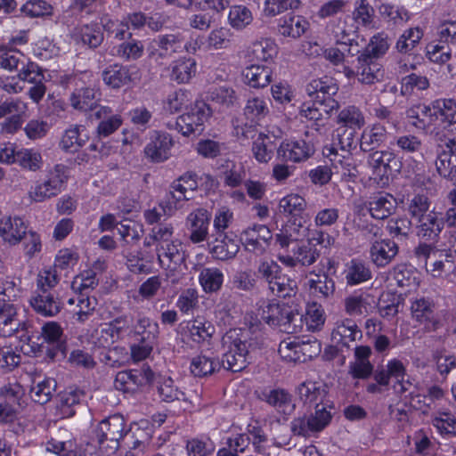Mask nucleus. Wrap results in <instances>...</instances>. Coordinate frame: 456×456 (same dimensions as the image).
Returning a JSON list of instances; mask_svg holds the SVG:
<instances>
[{
	"mask_svg": "<svg viewBox=\"0 0 456 456\" xmlns=\"http://www.w3.org/2000/svg\"><path fill=\"white\" fill-rule=\"evenodd\" d=\"M305 200L298 194L287 195L279 202L280 213L285 216H290L291 219L307 216L305 213Z\"/></svg>",
	"mask_w": 456,
	"mask_h": 456,
	"instance_id": "de8ad7c7",
	"label": "nucleus"
},
{
	"mask_svg": "<svg viewBox=\"0 0 456 456\" xmlns=\"http://www.w3.org/2000/svg\"><path fill=\"white\" fill-rule=\"evenodd\" d=\"M261 319L271 326L282 327L285 331L291 332L290 326L296 314L285 305L269 303L261 310Z\"/></svg>",
	"mask_w": 456,
	"mask_h": 456,
	"instance_id": "2eb2a0df",
	"label": "nucleus"
},
{
	"mask_svg": "<svg viewBox=\"0 0 456 456\" xmlns=\"http://www.w3.org/2000/svg\"><path fill=\"white\" fill-rule=\"evenodd\" d=\"M330 160L336 169L335 174L340 173L342 179L350 181L357 177L358 170L350 156L341 154L340 157L330 158Z\"/></svg>",
	"mask_w": 456,
	"mask_h": 456,
	"instance_id": "052dcab7",
	"label": "nucleus"
},
{
	"mask_svg": "<svg viewBox=\"0 0 456 456\" xmlns=\"http://www.w3.org/2000/svg\"><path fill=\"white\" fill-rule=\"evenodd\" d=\"M362 330L357 324L350 319H346L337 326L331 332V340L340 347H350V343L354 342L362 338Z\"/></svg>",
	"mask_w": 456,
	"mask_h": 456,
	"instance_id": "393cba45",
	"label": "nucleus"
},
{
	"mask_svg": "<svg viewBox=\"0 0 456 456\" xmlns=\"http://www.w3.org/2000/svg\"><path fill=\"white\" fill-rule=\"evenodd\" d=\"M371 278L370 268L362 261L353 259L346 270V281L348 285H357Z\"/></svg>",
	"mask_w": 456,
	"mask_h": 456,
	"instance_id": "8fccbe9b",
	"label": "nucleus"
},
{
	"mask_svg": "<svg viewBox=\"0 0 456 456\" xmlns=\"http://www.w3.org/2000/svg\"><path fill=\"white\" fill-rule=\"evenodd\" d=\"M354 136L355 132L353 130L347 128L338 129L332 143L323 148V154L327 158L340 157L341 154L351 156V150L357 145Z\"/></svg>",
	"mask_w": 456,
	"mask_h": 456,
	"instance_id": "a211bd4d",
	"label": "nucleus"
},
{
	"mask_svg": "<svg viewBox=\"0 0 456 456\" xmlns=\"http://www.w3.org/2000/svg\"><path fill=\"white\" fill-rule=\"evenodd\" d=\"M170 189V198L167 203L169 212L173 208H179L182 201L192 199V194L198 189L197 175L191 172L185 173L172 183Z\"/></svg>",
	"mask_w": 456,
	"mask_h": 456,
	"instance_id": "6e6552de",
	"label": "nucleus"
},
{
	"mask_svg": "<svg viewBox=\"0 0 456 456\" xmlns=\"http://www.w3.org/2000/svg\"><path fill=\"white\" fill-rule=\"evenodd\" d=\"M126 436V422L120 414L105 418L94 429V440L103 456H115L120 447V440Z\"/></svg>",
	"mask_w": 456,
	"mask_h": 456,
	"instance_id": "f03ea898",
	"label": "nucleus"
},
{
	"mask_svg": "<svg viewBox=\"0 0 456 456\" xmlns=\"http://www.w3.org/2000/svg\"><path fill=\"white\" fill-rule=\"evenodd\" d=\"M84 126L73 125L65 130L60 145L67 152H75L82 148L88 141Z\"/></svg>",
	"mask_w": 456,
	"mask_h": 456,
	"instance_id": "c9c22d12",
	"label": "nucleus"
},
{
	"mask_svg": "<svg viewBox=\"0 0 456 456\" xmlns=\"http://www.w3.org/2000/svg\"><path fill=\"white\" fill-rule=\"evenodd\" d=\"M115 55L126 61H137L144 53V44L142 41L133 37L132 34L116 47Z\"/></svg>",
	"mask_w": 456,
	"mask_h": 456,
	"instance_id": "79ce46f5",
	"label": "nucleus"
},
{
	"mask_svg": "<svg viewBox=\"0 0 456 456\" xmlns=\"http://www.w3.org/2000/svg\"><path fill=\"white\" fill-rule=\"evenodd\" d=\"M375 304L373 297L367 293L354 295L345 299L346 312L350 315H362L367 314Z\"/></svg>",
	"mask_w": 456,
	"mask_h": 456,
	"instance_id": "09e8293b",
	"label": "nucleus"
},
{
	"mask_svg": "<svg viewBox=\"0 0 456 456\" xmlns=\"http://www.w3.org/2000/svg\"><path fill=\"white\" fill-rule=\"evenodd\" d=\"M358 80L366 85L374 84L383 77L381 64L378 60L360 54L357 58Z\"/></svg>",
	"mask_w": 456,
	"mask_h": 456,
	"instance_id": "a878e982",
	"label": "nucleus"
},
{
	"mask_svg": "<svg viewBox=\"0 0 456 456\" xmlns=\"http://www.w3.org/2000/svg\"><path fill=\"white\" fill-rule=\"evenodd\" d=\"M308 25L304 17L289 13L280 19L279 31L284 37L297 38L305 32Z\"/></svg>",
	"mask_w": 456,
	"mask_h": 456,
	"instance_id": "ea45409f",
	"label": "nucleus"
},
{
	"mask_svg": "<svg viewBox=\"0 0 456 456\" xmlns=\"http://www.w3.org/2000/svg\"><path fill=\"white\" fill-rule=\"evenodd\" d=\"M189 332V338L196 344L207 343L210 345L211 339L216 333L215 325L202 316H197L186 323Z\"/></svg>",
	"mask_w": 456,
	"mask_h": 456,
	"instance_id": "b1692460",
	"label": "nucleus"
},
{
	"mask_svg": "<svg viewBox=\"0 0 456 456\" xmlns=\"http://www.w3.org/2000/svg\"><path fill=\"white\" fill-rule=\"evenodd\" d=\"M196 61L192 58H180L172 64L170 77L178 84L188 83L196 74Z\"/></svg>",
	"mask_w": 456,
	"mask_h": 456,
	"instance_id": "a18cd8bd",
	"label": "nucleus"
},
{
	"mask_svg": "<svg viewBox=\"0 0 456 456\" xmlns=\"http://www.w3.org/2000/svg\"><path fill=\"white\" fill-rule=\"evenodd\" d=\"M15 163L19 164L21 167L30 171H37L42 167L43 159L40 152L32 149L20 150L16 152L14 158Z\"/></svg>",
	"mask_w": 456,
	"mask_h": 456,
	"instance_id": "0e129e2a",
	"label": "nucleus"
},
{
	"mask_svg": "<svg viewBox=\"0 0 456 456\" xmlns=\"http://www.w3.org/2000/svg\"><path fill=\"white\" fill-rule=\"evenodd\" d=\"M435 120L442 125L456 118V102L453 99H436L432 102Z\"/></svg>",
	"mask_w": 456,
	"mask_h": 456,
	"instance_id": "5fc2aeb1",
	"label": "nucleus"
},
{
	"mask_svg": "<svg viewBox=\"0 0 456 456\" xmlns=\"http://www.w3.org/2000/svg\"><path fill=\"white\" fill-rule=\"evenodd\" d=\"M442 231V222L437 213L434 211L418 220L417 236L427 242L436 243Z\"/></svg>",
	"mask_w": 456,
	"mask_h": 456,
	"instance_id": "cd10ccee",
	"label": "nucleus"
},
{
	"mask_svg": "<svg viewBox=\"0 0 456 456\" xmlns=\"http://www.w3.org/2000/svg\"><path fill=\"white\" fill-rule=\"evenodd\" d=\"M310 291L318 297L327 298L335 291V282L326 273L311 272L308 277Z\"/></svg>",
	"mask_w": 456,
	"mask_h": 456,
	"instance_id": "58836bf2",
	"label": "nucleus"
},
{
	"mask_svg": "<svg viewBox=\"0 0 456 456\" xmlns=\"http://www.w3.org/2000/svg\"><path fill=\"white\" fill-rule=\"evenodd\" d=\"M245 83L254 88L267 86L272 79V70L267 66L252 64L242 72Z\"/></svg>",
	"mask_w": 456,
	"mask_h": 456,
	"instance_id": "a19ab883",
	"label": "nucleus"
},
{
	"mask_svg": "<svg viewBox=\"0 0 456 456\" xmlns=\"http://www.w3.org/2000/svg\"><path fill=\"white\" fill-rule=\"evenodd\" d=\"M398 245L391 240H380L372 243L370 248L371 262L378 267L389 265L398 254Z\"/></svg>",
	"mask_w": 456,
	"mask_h": 456,
	"instance_id": "412c9836",
	"label": "nucleus"
},
{
	"mask_svg": "<svg viewBox=\"0 0 456 456\" xmlns=\"http://www.w3.org/2000/svg\"><path fill=\"white\" fill-rule=\"evenodd\" d=\"M297 393L304 404L315 405V407L324 404L323 402L328 395L326 385L315 381L301 383L297 388Z\"/></svg>",
	"mask_w": 456,
	"mask_h": 456,
	"instance_id": "5701e85b",
	"label": "nucleus"
},
{
	"mask_svg": "<svg viewBox=\"0 0 456 456\" xmlns=\"http://www.w3.org/2000/svg\"><path fill=\"white\" fill-rule=\"evenodd\" d=\"M150 57L156 61L169 59L184 48V37L182 33L159 35L152 41Z\"/></svg>",
	"mask_w": 456,
	"mask_h": 456,
	"instance_id": "9b49d317",
	"label": "nucleus"
},
{
	"mask_svg": "<svg viewBox=\"0 0 456 456\" xmlns=\"http://www.w3.org/2000/svg\"><path fill=\"white\" fill-rule=\"evenodd\" d=\"M78 42L89 49L98 48L104 41V34L99 23H87L76 28Z\"/></svg>",
	"mask_w": 456,
	"mask_h": 456,
	"instance_id": "72a5a7b5",
	"label": "nucleus"
},
{
	"mask_svg": "<svg viewBox=\"0 0 456 456\" xmlns=\"http://www.w3.org/2000/svg\"><path fill=\"white\" fill-rule=\"evenodd\" d=\"M33 310L45 317L57 315L63 307V303L59 297L49 291L38 292L29 300Z\"/></svg>",
	"mask_w": 456,
	"mask_h": 456,
	"instance_id": "6ab92c4d",
	"label": "nucleus"
},
{
	"mask_svg": "<svg viewBox=\"0 0 456 456\" xmlns=\"http://www.w3.org/2000/svg\"><path fill=\"white\" fill-rule=\"evenodd\" d=\"M212 115L208 104L203 102H197L191 111L179 116L175 121L168 122L167 126L178 130L183 135H199L204 131V124Z\"/></svg>",
	"mask_w": 456,
	"mask_h": 456,
	"instance_id": "7ed1b4c3",
	"label": "nucleus"
},
{
	"mask_svg": "<svg viewBox=\"0 0 456 456\" xmlns=\"http://www.w3.org/2000/svg\"><path fill=\"white\" fill-rule=\"evenodd\" d=\"M199 280L205 292H216L222 287L224 274L218 268H204L200 273Z\"/></svg>",
	"mask_w": 456,
	"mask_h": 456,
	"instance_id": "864d4df0",
	"label": "nucleus"
},
{
	"mask_svg": "<svg viewBox=\"0 0 456 456\" xmlns=\"http://www.w3.org/2000/svg\"><path fill=\"white\" fill-rule=\"evenodd\" d=\"M101 93L93 87L76 89L70 96L71 106L81 111L94 110L100 101Z\"/></svg>",
	"mask_w": 456,
	"mask_h": 456,
	"instance_id": "2f4dec72",
	"label": "nucleus"
},
{
	"mask_svg": "<svg viewBox=\"0 0 456 456\" xmlns=\"http://www.w3.org/2000/svg\"><path fill=\"white\" fill-rule=\"evenodd\" d=\"M232 288L243 292H252L257 289V276L250 269L236 272L232 279Z\"/></svg>",
	"mask_w": 456,
	"mask_h": 456,
	"instance_id": "4d7b16f0",
	"label": "nucleus"
},
{
	"mask_svg": "<svg viewBox=\"0 0 456 456\" xmlns=\"http://www.w3.org/2000/svg\"><path fill=\"white\" fill-rule=\"evenodd\" d=\"M389 48L388 37L383 33L373 36L361 54L379 60Z\"/></svg>",
	"mask_w": 456,
	"mask_h": 456,
	"instance_id": "774afa93",
	"label": "nucleus"
},
{
	"mask_svg": "<svg viewBox=\"0 0 456 456\" xmlns=\"http://www.w3.org/2000/svg\"><path fill=\"white\" fill-rule=\"evenodd\" d=\"M338 123L354 131L362 128L365 125V118L359 108L352 105L344 108L339 112Z\"/></svg>",
	"mask_w": 456,
	"mask_h": 456,
	"instance_id": "3c124183",
	"label": "nucleus"
},
{
	"mask_svg": "<svg viewBox=\"0 0 456 456\" xmlns=\"http://www.w3.org/2000/svg\"><path fill=\"white\" fill-rule=\"evenodd\" d=\"M387 132L384 126L376 123L366 127L361 135L360 148L362 151L368 152L379 148L387 141Z\"/></svg>",
	"mask_w": 456,
	"mask_h": 456,
	"instance_id": "473e14b6",
	"label": "nucleus"
},
{
	"mask_svg": "<svg viewBox=\"0 0 456 456\" xmlns=\"http://www.w3.org/2000/svg\"><path fill=\"white\" fill-rule=\"evenodd\" d=\"M28 60L20 51L0 49V67L5 69H16L20 72Z\"/></svg>",
	"mask_w": 456,
	"mask_h": 456,
	"instance_id": "680f3d73",
	"label": "nucleus"
},
{
	"mask_svg": "<svg viewBox=\"0 0 456 456\" xmlns=\"http://www.w3.org/2000/svg\"><path fill=\"white\" fill-rule=\"evenodd\" d=\"M221 364L218 361L205 355H198L192 358L191 371L195 377H205L211 375L219 370Z\"/></svg>",
	"mask_w": 456,
	"mask_h": 456,
	"instance_id": "13d9d810",
	"label": "nucleus"
},
{
	"mask_svg": "<svg viewBox=\"0 0 456 456\" xmlns=\"http://www.w3.org/2000/svg\"><path fill=\"white\" fill-rule=\"evenodd\" d=\"M272 240V232L264 224H255L244 230L240 234V241L245 249L258 256L266 252Z\"/></svg>",
	"mask_w": 456,
	"mask_h": 456,
	"instance_id": "1a4fd4ad",
	"label": "nucleus"
},
{
	"mask_svg": "<svg viewBox=\"0 0 456 456\" xmlns=\"http://www.w3.org/2000/svg\"><path fill=\"white\" fill-rule=\"evenodd\" d=\"M210 220L211 214L205 208H198L188 215L186 221L192 243H200L207 240Z\"/></svg>",
	"mask_w": 456,
	"mask_h": 456,
	"instance_id": "f3484780",
	"label": "nucleus"
},
{
	"mask_svg": "<svg viewBox=\"0 0 456 456\" xmlns=\"http://www.w3.org/2000/svg\"><path fill=\"white\" fill-rule=\"evenodd\" d=\"M327 404L315 407L314 413L295 418L290 422L294 436L309 437L312 434L322 431L331 421L332 415Z\"/></svg>",
	"mask_w": 456,
	"mask_h": 456,
	"instance_id": "39448f33",
	"label": "nucleus"
},
{
	"mask_svg": "<svg viewBox=\"0 0 456 456\" xmlns=\"http://www.w3.org/2000/svg\"><path fill=\"white\" fill-rule=\"evenodd\" d=\"M338 91V86L336 80L329 76L313 79L306 86L307 94L314 100L326 97L327 95L334 96Z\"/></svg>",
	"mask_w": 456,
	"mask_h": 456,
	"instance_id": "37998d69",
	"label": "nucleus"
},
{
	"mask_svg": "<svg viewBox=\"0 0 456 456\" xmlns=\"http://www.w3.org/2000/svg\"><path fill=\"white\" fill-rule=\"evenodd\" d=\"M314 153V145L304 140L282 142L277 149V158L282 161H305Z\"/></svg>",
	"mask_w": 456,
	"mask_h": 456,
	"instance_id": "dca6fc26",
	"label": "nucleus"
},
{
	"mask_svg": "<svg viewBox=\"0 0 456 456\" xmlns=\"http://www.w3.org/2000/svg\"><path fill=\"white\" fill-rule=\"evenodd\" d=\"M172 145L173 141L168 134L157 132L146 145L144 153L153 162H163L168 158Z\"/></svg>",
	"mask_w": 456,
	"mask_h": 456,
	"instance_id": "bb28decb",
	"label": "nucleus"
},
{
	"mask_svg": "<svg viewBox=\"0 0 456 456\" xmlns=\"http://www.w3.org/2000/svg\"><path fill=\"white\" fill-rule=\"evenodd\" d=\"M269 99L253 97L247 101L243 115L251 123L258 124L269 114Z\"/></svg>",
	"mask_w": 456,
	"mask_h": 456,
	"instance_id": "49530a36",
	"label": "nucleus"
},
{
	"mask_svg": "<svg viewBox=\"0 0 456 456\" xmlns=\"http://www.w3.org/2000/svg\"><path fill=\"white\" fill-rule=\"evenodd\" d=\"M142 378H140L135 370H123L116 375L114 387L118 390L130 392L142 387Z\"/></svg>",
	"mask_w": 456,
	"mask_h": 456,
	"instance_id": "e2e57ef3",
	"label": "nucleus"
},
{
	"mask_svg": "<svg viewBox=\"0 0 456 456\" xmlns=\"http://www.w3.org/2000/svg\"><path fill=\"white\" fill-rule=\"evenodd\" d=\"M275 145L271 138L264 134H259L253 142L252 152L256 159L261 163H267L273 155Z\"/></svg>",
	"mask_w": 456,
	"mask_h": 456,
	"instance_id": "603ef678",
	"label": "nucleus"
},
{
	"mask_svg": "<svg viewBox=\"0 0 456 456\" xmlns=\"http://www.w3.org/2000/svg\"><path fill=\"white\" fill-rule=\"evenodd\" d=\"M0 337L17 335L20 341L29 343L27 324L18 318L17 309L10 303L16 297L15 283L3 281L0 283Z\"/></svg>",
	"mask_w": 456,
	"mask_h": 456,
	"instance_id": "f257e3e1",
	"label": "nucleus"
},
{
	"mask_svg": "<svg viewBox=\"0 0 456 456\" xmlns=\"http://www.w3.org/2000/svg\"><path fill=\"white\" fill-rule=\"evenodd\" d=\"M368 163L372 168L373 175L379 176L380 181L386 179L394 172H399L400 162L391 151H376L370 154Z\"/></svg>",
	"mask_w": 456,
	"mask_h": 456,
	"instance_id": "4468645a",
	"label": "nucleus"
},
{
	"mask_svg": "<svg viewBox=\"0 0 456 456\" xmlns=\"http://www.w3.org/2000/svg\"><path fill=\"white\" fill-rule=\"evenodd\" d=\"M406 377V368L398 359L389 360L385 366H379L373 375V379L381 386L388 387L390 379L395 381Z\"/></svg>",
	"mask_w": 456,
	"mask_h": 456,
	"instance_id": "c756f323",
	"label": "nucleus"
},
{
	"mask_svg": "<svg viewBox=\"0 0 456 456\" xmlns=\"http://www.w3.org/2000/svg\"><path fill=\"white\" fill-rule=\"evenodd\" d=\"M135 340L155 342L159 333V324L149 317L139 316L136 323L132 327V332Z\"/></svg>",
	"mask_w": 456,
	"mask_h": 456,
	"instance_id": "c03bdc74",
	"label": "nucleus"
},
{
	"mask_svg": "<svg viewBox=\"0 0 456 456\" xmlns=\"http://www.w3.org/2000/svg\"><path fill=\"white\" fill-rule=\"evenodd\" d=\"M435 160L438 175L449 181H456V144L454 140H444L437 143Z\"/></svg>",
	"mask_w": 456,
	"mask_h": 456,
	"instance_id": "0eeeda50",
	"label": "nucleus"
},
{
	"mask_svg": "<svg viewBox=\"0 0 456 456\" xmlns=\"http://www.w3.org/2000/svg\"><path fill=\"white\" fill-rule=\"evenodd\" d=\"M322 350L317 339L300 341H282L279 346V353L282 357L298 362H305L317 356Z\"/></svg>",
	"mask_w": 456,
	"mask_h": 456,
	"instance_id": "423d86ee",
	"label": "nucleus"
},
{
	"mask_svg": "<svg viewBox=\"0 0 456 456\" xmlns=\"http://www.w3.org/2000/svg\"><path fill=\"white\" fill-rule=\"evenodd\" d=\"M56 382L53 379H45L41 381H37L30 389V396L34 402L39 404H45L48 403L53 393L55 391Z\"/></svg>",
	"mask_w": 456,
	"mask_h": 456,
	"instance_id": "6e6d98bb",
	"label": "nucleus"
},
{
	"mask_svg": "<svg viewBox=\"0 0 456 456\" xmlns=\"http://www.w3.org/2000/svg\"><path fill=\"white\" fill-rule=\"evenodd\" d=\"M42 336L49 344L55 345L53 349H48V355L53 359L60 353L65 354V346L63 345V331L61 326L54 322L45 323L42 328Z\"/></svg>",
	"mask_w": 456,
	"mask_h": 456,
	"instance_id": "4c0bfd02",
	"label": "nucleus"
},
{
	"mask_svg": "<svg viewBox=\"0 0 456 456\" xmlns=\"http://www.w3.org/2000/svg\"><path fill=\"white\" fill-rule=\"evenodd\" d=\"M292 255L278 254L277 259L286 267L295 268L298 265L307 267L314 265L321 256L320 250L311 243L303 242L292 250Z\"/></svg>",
	"mask_w": 456,
	"mask_h": 456,
	"instance_id": "f8f14e48",
	"label": "nucleus"
},
{
	"mask_svg": "<svg viewBox=\"0 0 456 456\" xmlns=\"http://www.w3.org/2000/svg\"><path fill=\"white\" fill-rule=\"evenodd\" d=\"M276 54L277 46L274 42L270 39L255 42L250 50L252 59L258 61H268L273 60Z\"/></svg>",
	"mask_w": 456,
	"mask_h": 456,
	"instance_id": "69168bd1",
	"label": "nucleus"
},
{
	"mask_svg": "<svg viewBox=\"0 0 456 456\" xmlns=\"http://www.w3.org/2000/svg\"><path fill=\"white\" fill-rule=\"evenodd\" d=\"M27 226L20 217H7L0 224V235L10 244L19 243L26 234Z\"/></svg>",
	"mask_w": 456,
	"mask_h": 456,
	"instance_id": "e433bc0d",
	"label": "nucleus"
},
{
	"mask_svg": "<svg viewBox=\"0 0 456 456\" xmlns=\"http://www.w3.org/2000/svg\"><path fill=\"white\" fill-rule=\"evenodd\" d=\"M397 208L396 199L389 193H378L368 202V210L370 216L383 220L393 215Z\"/></svg>",
	"mask_w": 456,
	"mask_h": 456,
	"instance_id": "4be33fe9",
	"label": "nucleus"
},
{
	"mask_svg": "<svg viewBox=\"0 0 456 456\" xmlns=\"http://www.w3.org/2000/svg\"><path fill=\"white\" fill-rule=\"evenodd\" d=\"M223 344L227 347V351L224 354L220 364L233 372L242 370L247 366L249 353L247 341L233 330L225 334Z\"/></svg>",
	"mask_w": 456,
	"mask_h": 456,
	"instance_id": "20e7f679",
	"label": "nucleus"
},
{
	"mask_svg": "<svg viewBox=\"0 0 456 456\" xmlns=\"http://www.w3.org/2000/svg\"><path fill=\"white\" fill-rule=\"evenodd\" d=\"M431 201L425 194H415L408 200L406 210L417 221L425 217L430 208Z\"/></svg>",
	"mask_w": 456,
	"mask_h": 456,
	"instance_id": "338daca9",
	"label": "nucleus"
},
{
	"mask_svg": "<svg viewBox=\"0 0 456 456\" xmlns=\"http://www.w3.org/2000/svg\"><path fill=\"white\" fill-rule=\"evenodd\" d=\"M217 177L224 186L237 188L246 178V170L241 163L225 159L217 167Z\"/></svg>",
	"mask_w": 456,
	"mask_h": 456,
	"instance_id": "aec40b11",
	"label": "nucleus"
},
{
	"mask_svg": "<svg viewBox=\"0 0 456 456\" xmlns=\"http://www.w3.org/2000/svg\"><path fill=\"white\" fill-rule=\"evenodd\" d=\"M158 395L161 401L166 403H176L178 411H191L194 407L191 398L181 390L171 378L160 380L157 387Z\"/></svg>",
	"mask_w": 456,
	"mask_h": 456,
	"instance_id": "ddd939ff",
	"label": "nucleus"
},
{
	"mask_svg": "<svg viewBox=\"0 0 456 456\" xmlns=\"http://www.w3.org/2000/svg\"><path fill=\"white\" fill-rule=\"evenodd\" d=\"M271 292L278 297L287 298L296 296L297 293V281L286 275H280L269 286Z\"/></svg>",
	"mask_w": 456,
	"mask_h": 456,
	"instance_id": "bf43d9fd",
	"label": "nucleus"
},
{
	"mask_svg": "<svg viewBox=\"0 0 456 456\" xmlns=\"http://www.w3.org/2000/svg\"><path fill=\"white\" fill-rule=\"evenodd\" d=\"M105 85L113 89H118L131 82V73L126 66L115 63L108 66L102 73Z\"/></svg>",
	"mask_w": 456,
	"mask_h": 456,
	"instance_id": "f704fd0d",
	"label": "nucleus"
},
{
	"mask_svg": "<svg viewBox=\"0 0 456 456\" xmlns=\"http://www.w3.org/2000/svg\"><path fill=\"white\" fill-rule=\"evenodd\" d=\"M211 238L212 240L208 241V248L214 259L226 262L237 256L240 250V243L233 234L228 232L213 233Z\"/></svg>",
	"mask_w": 456,
	"mask_h": 456,
	"instance_id": "9d476101",
	"label": "nucleus"
},
{
	"mask_svg": "<svg viewBox=\"0 0 456 456\" xmlns=\"http://www.w3.org/2000/svg\"><path fill=\"white\" fill-rule=\"evenodd\" d=\"M261 399L279 412L286 415H289L295 409L291 395L283 388L264 391Z\"/></svg>",
	"mask_w": 456,
	"mask_h": 456,
	"instance_id": "c85d7f7f",
	"label": "nucleus"
},
{
	"mask_svg": "<svg viewBox=\"0 0 456 456\" xmlns=\"http://www.w3.org/2000/svg\"><path fill=\"white\" fill-rule=\"evenodd\" d=\"M156 256L161 265H164L165 260H167V267H170L171 263L175 265H180L185 260L183 246L182 241L178 239H173L167 243L161 245V247H159Z\"/></svg>",
	"mask_w": 456,
	"mask_h": 456,
	"instance_id": "7c9ffc66",
	"label": "nucleus"
}]
</instances>
